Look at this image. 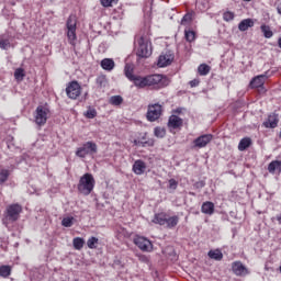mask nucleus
I'll return each mask as SVG.
<instances>
[{"instance_id":"obj_11","label":"nucleus","mask_w":281,"mask_h":281,"mask_svg":"<svg viewBox=\"0 0 281 281\" xmlns=\"http://www.w3.org/2000/svg\"><path fill=\"white\" fill-rule=\"evenodd\" d=\"M269 71H266L263 75H259L251 79L250 87L251 89H265V80L269 78Z\"/></svg>"},{"instance_id":"obj_21","label":"nucleus","mask_w":281,"mask_h":281,"mask_svg":"<svg viewBox=\"0 0 281 281\" xmlns=\"http://www.w3.org/2000/svg\"><path fill=\"white\" fill-rule=\"evenodd\" d=\"M179 225V216L173 215L171 217L166 218L165 221V227H167L168 229H175V226Z\"/></svg>"},{"instance_id":"obj_37","label":"nucleus","mask_w":281,"mask_h":281,"mask_svg":"<svg viewBox=\"0 0 281 281\" xmlns=\"http://www.w3.org/2000/svg\"><path fill=\"white\" fill-rule=\"evenodd\" d=\"M124 102V99L122 98V95H113L110 98V104H112L113 106H120V104H122Z\"/></svg>"},{"instance_id":"obj_46","label":"nucleus","mask_w":281,"mask_h":281,"mask_svg":"<svg viewBox=\"0 0 281 281\" xmlns=\"http://www.w3.org/2000/svg\"><path fill=\"white\" fill-rule=\"evenodd\" d=\"M177 186H178L177 180H175V179H170V180H169V188H170L171 190H177Z\"/></svg>"},{"instance_id":"obj_44","label":"nucleus","mask_w":281,"mask_h":281,"mask_svg":"<svg viewBox=\"0 0 281 281\" xmlns=\"http://www.w3.org/2000/svg\"><path fill=\"white\" fill-rule=\"evenodd\" d=\"M61 225L63 227H71L74 225V217H64Z\"/></svg>"},{"instance_id":"obj_6","label":"nucleus","mask_w":281,"mask_h":281,"mask_svg":"<svg viewBox=\"0 0 281 281\" xmlns=\"http://www.w3.org/2000/svg\"><path fill=\"white\" fill-rule=\"evenodd\" d=\"M76 25L77 21L75 15H70L66 22L67 37L70 45H76Z\"/></svg>"},{"instance_id":"obj_35","label":"nucleus","mask_w":281,"mask_h":281,"mask_svg":"<svg viewBox=\"0 0 281 281\" xmlns=\"http://www.w3.org/2000/svg\"><path fill=\"white\" fill-rule=\"evenodd\" d=\"M10 178V170L8 169H1L0 170V186H3L5 181Z\"/></svg>"},{"instance_id":"obj_41","label":"nucleus","mask_w":281,"mask_h":281,"mask_svg":"<svg viewBox=\"0 0 281 281\" xmlns=\"http://www.w3.org/2000/svg\"><path fill=\"white\" fill-rule=\"evenodd\" d=\"M154 134H155V137L164 138V137H166V128L155 127Z\"/></svg>"},{"instance_id":"obj_52","label":"nucleus","mask_w":281,"mask_h":281,"mask_svg":"<svg viewBox=\"0 0 281 281\" xmlns=\"http://www.w3.org/2000/svg\"><path fill=\"white\" fill-rule=\"evenodd\" d=\"M279 225H281V215L277 217Z\"/></svg>"},{"instance_id":"obj_53","label":"nucleus","mask_w":281,"mask_h":281,"mask_svg":"<svg viewBox=\"0 0 281 281\" xmlns=\"http://www.w3.org/2000/svg\"><path fill=\"white\" fill-rule=\"evenodd\" d=\"M191 196H194V192H190Z\"/></svg>"},{"instance_id":"obj_10","label":"nucleus","mask_w":281,"mask_h":281,"mask_svg":"<svg viewBox=\"0 0 281 281\" xmlns=\"http://www.w3.org/2000/svg\"><path fill=\"white\" fill-rule=\"evenodd\" d=\"M134 245L140 249V251H153V241H150L148 238L144 236H136L134 238Z\"/></svg>"},{"instance_id":"obj_54","label":"nucleus","mask_w":281,"mask_h":281,"mask_svg":"<svg viewBox=\"0 0 281 281\" xmlns=\"http://www.w3.org/2000/svg\"><path fill=\"white\" fill-rule=\"evenodd\" d=\"M143 260H146V257H143Z\"/></svg>"},{"instance_id":"obj_43","label":"nucleus","mask_w":281,"mask_h":281,"mask_svg":"<svg viewBox=\"0 0 281 281\" xmlns=\"http://www.w3.org/2000/svg\"><path fill=\"white\" fill-rule=\"evenodd\" d=\"M196 8L201 10V12H205L210 8L207 1L203 0L201 2H196Z\"/></svg>"},{"instance_id":"obj_23","label":"nucleus","mask_w":281,"mask_h":281,"mask_svg":"<svg viewBox=\"0 0 281 281\" xmlns=\"http://www.w3.org/2000/svg\"><path fill=\"white\" fill-rule=\"evenodd\" d=\"M276 170L281 172V160H272L268 165V172H270V175H276Z\"/></svg>"},{"instance_id":"obj_50","label":"nucleus","mask_w":281,"mask_h":281,"mask_svg":"<svg viewBox=\"0 0 281 281\" xmlns=\"http://www.w3.org/2000/svg\"><path fill=\"white\" fill-rule=\"evenodd\" d=\"M277 12L278 14H281V2L277 5Z\"/></svg>"},{"instance_id":"obj_25","label":"nucleus","mask_w":281,"mask_h":281,"mask_svg":"<svg viewBox=\"0 0 281 281\" xmlns=\"http://www.w3.org/2000/svg\"><path fill=\"white\" fill-rule=\"evenodd\" d=\"M167 217L168 215L166 213H156L153 223H155L156 225L165 226Z\"/></svg>"},{"instance_id":"obj_30","label":"nucleus","mask_w":281,"mask_h":281,"mask_svg":"<svg viewBox=\"0 0 281 281\" xmlns=\"http://www.w3.org/2000/svg\"><path fill=\"white\" fill-rule=\"evenodd\" d=\"M72 247H74V249H76L77 251H80V249H82V247H85V238L75 237V238L72 239Z\"/></svg>"},{"instance_id":"obj_29","label":"nucleus","mask_w":281,"mask_h":281,"mask_svg":"<svg viewBox=\"0 0 281 281\" xmlns=\"http://www.w3.org/2000/svg\"><path fill=\"white\" fill-rule=\"evenodd\" d=\"M95 82L99 89H104L109 85V79H106L105 75H100L99 77H97Z\"/></svg>"},{"instance_id":"obj_13","label":"nucleus","mask_w":281,"mask_h":281,"mask_svg":"<svg viewBox=\"0 0 281 281\" xmlns=\"http://www.w3.org/2000/svg\"><path fill=\"white\" fill-rule=\"evenodd\" d=\"M172 60H175V55L168 52L159 56L157 65L158 67H168V65H172Z\"/></svg>"},{"instance_id":"obj_22","label":"nucleus","mask_w":281,"mask_h":281,"mask_svg":"<svg viewBox=\"0 0 281 281\" xmlns=\"http://www.w3.org/2000/svg\"><path fill=\"white\" fill-rule=\"evenodd\" d=\"M249 27H254V20L251 19H245L238 24L239 32H247Z\"/></svg>"},{"instance_id":"obj_40","label":"nucleus","mask_w":281,"mask_h":281,"mask_svg":"<svg viewBox=\"0 0 281 281\" xmlns=\"http://www.w3.org/2000/svg\"><path fill=\"white\" fill-rule=\"evenodd\" d=\"M15 80H23L25 78V70L23 68H16L14 71Z\"/></svg>"},{"instance_id":"obj_4","label":"nucleus","mask_w":281,"mask_h":281,"mask_svg":"<svg viewBox=\"0 0 281 281\" xmlns=\"http://www.w3.org/2000/svg\"><path fill=\"white\" fill-rule=\"evenodd\" d=\"M49 117V106L38 105L34 112V122L37 126H45L47 119Z\"/></svg>"},{"instance_id":"obj_33","label":"nucleus","mask_w":281,"mask_h":281,"mask_svg":"<svg viewBox=\"0 0 281 281\" xmlns=\"http://www.w3.org/2000/svg\"><path fill=\"white\" fill-rule=\"evenodd\" d=\"M260 30H261L265 38H271L273 36V31H271V26H269L267 24H262L260 26Z\"/></svg>"},{"instance_id":"obj_5","label":"nucleus","mask_w":281,"mask_h":281,"mask_svg":"<svg viewBox=\"0 0 281 281\" xmlns=\"http://www.w3.org/2000/svg\"><path fill=\"white\" fill-rule=\"evenodd\" d=\"M95 153H98V145L89 140L82 144V146H80L79 148H77L76 156L80 159H85L87 155H95Z\"/></svg>"},{"instance_id":"obj_45","label":"nucleus","mask_w":281,"mask_h":281,"mask_svg":"<svg viewBox=\"0 0 281 281\" xmlns=\"http://www.w3.org/2000/svg\"><path fill=\"white\" fill-rule=\"evenodd\" d=\"M234 12H232V11H226V12H224V14H223V19H224V21H227V22H229V21H234Z\"/></svg>"},{"instance_id":"obj_17","label":"nucleus","mask_w":281,"mask_h":281,"mask_svg":"<svg viewBox=\"0 0 281 281\" xmlns=\"http://www.w3.org/2000/svg\"><path fill=\"white\" fill-rule=\"evenodd\" d=\"M133 172L134 175H144L146 172V162L144 160L138 159L133 165Z\"/></svg>"},{"instance_id":"obj_39","label":"nucleus","mask_w":281,"mask_h":281,"mask_svg":"<svg viewBox=\"0 0 281 281\" xmlns=\"http://www.w3.org/2000/svg\"><path fill=\"white\" fill-rule=\"evenodd\" d=\"M88 120H93L94 117L98 116V111L93 108H89L85 114H83Z\"/></svg>"},{"instance_id":"obj_48","label":"nucleus","mask_w":281,"mask_h":281,"mask_svg":"<svg viewBox=\"0 0 281 281\" xmlns=\"http://www.w3.org/2000/svg\"><path fill=\"white\" fill-rule=\"evenodd\" d=\"M190 87L194 88V87H199V85H201V80L199 79H193L189 82Z\"/></svg>"},{"instance_id":"obj_31","label":"nucleus","mask_w":281,"mask_h":281,"mask_svg":"<svg viewBox=\"0 0 281 281\" xmlns=\"http://www.w3.org/2000/svg\"><path fill=\"white\" fill-rule=\"evenodd\" d=\"M184 37L188 43H194L196 41V33L192 30H184Z\"/></svg>"},{"instance_id":"obj_19","label":"nucleus","mask_w":281,"mask_h":281,"mask_svg":"<svg viewBox=\"0 0 281 281\" xmlns=\"http://www.w3.org/2000/svg\"><path fill=\"white\" fill-rule=\"evenodd\" d=\"M278 115L276 114H270L268 116V120L266 122H263V126L266 128H276L278 126Z\"/></svg>"},{"instance_id":"obj_2","label":"nucleus","mask_w":281,"mask_h":281,"mask_svg":"<svg viewBox=\"0 0 281 281\" xmlns=\"http://www.w3.org/2000/svg\"><path fill=\"white\" fill-rule=\"evenodd\" d=\"M94 188H95V178H93V175L85 173L79 179V183L77 186V190L79 194H82L83 196H89V194L93 192Z\"/></svg>"},{"instance_id":"obj_34","label":"nucleus","mask_w":281,"mask_h":281,"mask_svg":"<svg viewBox=\"0 0 281 281\" xmlns=\"http://www.w3.org/2000/svg\"><path fill=\"white\" fill-rule=\"evenodd\" d=\"M211 70H212V68H211L207 64H201V65L198 67V72H199L201 76H207V74H210Z\"/></svg>"},{"instance_id":"obj_12","label":"nucleus","mask_w":281,"mask_h":281,"mask_svg":"<svg viewBox=\"0 0 281 281\" xmlns=\"http://www.w3.org/2000/svg\"><path fill=\"white\" fill-rule=\"evenodd\" d=\"M212 139H214V136L212 134H203L195 138L193 140V144L195 148H205V146H207V144H210Z\"/></svg>"},{"instance_id":"obj_8","label":"nucleus","mask_w":281,"mask_h":281,"mask_svg":"<svg viewBox=\"0 0 281 281\" xmlns=\"http://www.w3.org/2000/svg\"><path fill=\"white\" fill-rule=\"evenodd\" d=\"M147 78V87H156L157 89H161V87H166V77L164 75H149Z\"/></svg>"},{"instance_id":"obj_47","label":"nucleus","mask_w":281,"mask_h":281,"mask_svg":"<svg viewBox=\"0 0 281 281\" xmlns=\"http://www.w3.org/2000/svg\"><path fill=\"white\" fill-rule=\"evenodd\" d=\"M111 3H113V0H101L103 8H111Z\"/></svg>"},{"instance_id":"obj_14","label":"nucleus","mask_w":281,"mask_h":281,"mask_svg":"<svg viewBox=\"0 0 281 281\" xmlns=\"http://www.w3.org/2000/svg\"><path fill=\"white\" fill-rule=\"evenodd\" d=\"M181 126H183V119L179 117L178 115L172 114L171 116H169L168 120V127L169 128H181Z\"/></svg>"},{"instance_id":"obj_16","label":"nucleus","mask_w":281,"mask_h":281,"mask_svg":"<svg viewBox=\"0 0 281 281\" xmlns=\"http://www.w3.org/2000/svg\"><path fill=\"white\" fill-rule=\"evenodd\" d=\"M232 269L235 276H247L248 273L247 268L240 261L233 262Z\"/></svg>"},{"instance_id":"obj_49","label":"nucleus","mask_w":281,"mask_h":281,"mask_svg":"<svg viewBox=\"0 0 281 281\" xmlns=\"http://www.w3.org/2000/svg\"><path fill=\"white\" fill-rule=\"evenodd\" d=\"M148 137L146 136V133L142 136L140 142H148Z\"/></svg>"},{"instance_id":"obj_1","label":"nucleus","mask_w":281,"mask_h":281,"mask_svg":"<svg viewBox=\"0 0 281 281\" xmlns=\"http://www.w3.org/2000/svg\"><path fill=\"white\" fill-rule=\"evenodd\" d=\"M136 47V55L139 58H149L153 55V47L150 46V40L146 35H142L134 41Z\"/></svg>"},{"instance_id":"obj_55","label":"nucleus","mask_w":281,"mask_h":281,"mask_svg":"<svg viewBox=\"0 0 281 281\" xmlns=\"http://www.w3.org/2000/svg\"><path fill=\"white\" fill-rule=\"evenodd\" d=\"M244 1H251V0H244Z\"/></svg>"},{"instance_id":"obj_38","label":"nucleus","mask_w":281,"mask_h":281,"mask_svg":"<svg viewBox=\"0 0 281 281\" xmlns=\"http://www.w3.org/2000/svg\"><path fill=\"white\" fill-rule=\"evenodd\" d=\"M98 243H100V239L98 237H90L87 240V245L89 249H98Z\"/></svg>"},{"instance_id":"obj_3","label":"nucleus","mask_w":281,"mask_h":281,"mask_svg":"<svg viewBox=\"0 0 281 281\" xmlns=\"http://www.w3.org/2000/svg\"><path fill=\"white\" fill-rule=\"evenodd\" d=\"M21 212H23V206L21 204H11L7 206L4 218L2 220L3 225H8V221L10 223H15L18 218L21 216Z\"/></svg>"},{"instance_id":"obj_20","label":"nucleus","mask_w":281,"mask_h":281,"mask_svg":"<svg viewBox=\"0 0 281 281\" xmlns=\"http://www.w3.org/2000/svg\"><path fill=\"white\" fill-rule=\"evenodd\" d=\"M101 67L104 71H113L115 69V61L112 58H104L101 60Z\"/></svg>"},{"instance_id":"obj_42","label":"nucleus","mask_w":281,"mask_h":281,"mask_svg":"<svg viewBox=\"0 0 281 281\" xmlns=\"http://www.w3.org/2000/svg\"><path fill=\"white\" fill-rule=\"evenodd\" d=\"M192 16H194V12L184 14L181 20V25H188V23H191Z\"/></svg>"},{"instance_id":"obj_15","label":"nucleus","mask_w":281,"mask_h":281,"mask_svg":"<svg viewBox=\"0 0 281 281\" xmlns=\"http://www.w3.org/2000/svg\"><path fill=\"white\" fill-rule=\"evenodd\" d=\"M10 47H12V36L8 33L0 35V49L8 50Z\"/></svg>"},{"instance_id":"obj_32","label":"nucleus","mask_w":281,"mask_h":281,"mask_svg":"<svg viewBox=\"0 0 281 281\" xmlns=\"http://www.w3.org/2000/svg\"><path fill=\"white\" fill-rule=\"evenodd\" d=\"M11 274H12V267L0 266V278H10Z\"/></svg>"},{"instance_id":"obj_28","label":"nucleus","mask_w":281,"mask_h":281,"mask_svg":"<svg viewBox=\"0 0 281 281\" xmlns=\"http://www.w3.org/2000/svg\"><path fill=\"white\" fill-rule=\"evenodd\" d=\"M207 256L209 258H211V260H217V261L223 260V252L221 251V249L210 250L207 252Z\"/></svg>"},{"instance_id":"obj_24","label":"nucleus","mask_w":281,"mask_h":281,"mask_svg":"<svg viewBox=\"0 0 281 281\" xmlns=\"http://www.w3.org/2000/svg\"><path fill=\"white\" fill-rule=\"evenodd\" d=\"M201 212L203 214H207L209 216H212L214 214V204L210 201H206L202 204Z\"/></svg>"},{"instance_id":"obj_27","label":"nucleus","mask_w":281,"mask_h":281,"mask_svg":"<svg viewBox=\"0 0 281 281\" xmlns=\"http://www.w3.org/2000/svg\"><path fill=\"white\" fill-rule=\"evenodd\" d=\"M249 146H251V139L249 137H244L240 139L239 144H238V150H240V153L247 150V148H249Z\"/></svg>"},{"instance_id":"obj_7","label":"nucleus","mask_w":281,"mask_h":281,"mask_svg":"<svg viewBox=\"0 0 281 281\" xmlns=\"http://www.w3.org/2000/svg\"><path fill=\"white\" fill-rule=\"evenodd\" d=\"M82 91V87L78 81H71L66 88V94L70 100H77Z\"/></svg>"},{"instance_id":"obj_26","label":"nucleus","mask_w":281,"mask_h":281,"mask_svg":"<svg viewBox=\"0 0 281 281\" xmlns=\"http://www.w3.org/2000/svg\"><path fill=\"white\" fill-rule=\"evenodd\" d=\"M133 144H134V146H142V148H146V146L153 147V146H155V139L149 138L148 140H145V142L134 139Z\"/></svg>"},{"instance_id":"obj_18","label":"nucleus","mask_w":281,"mask_h":281,"mask_svg":"<svg viewBox=\"0 0 281 281\" xmlns=\"http://www.w3.org/2000/svg\"><path fill=\"white\" fill-rule=\"evenodd\" d=\"M131 82H134V86L137 87V89H146L148 87L147 77L142 76H135Z\"/></svg>"},{"instance_id":"obj_51","label":"nucleus","mask_w":281,"mask_h":281,"mask_svg":"<svg viewBox=\"0 0 281 281\" xmlns=\"http://www.w3.org/2000/svg\"><path fill=\"white\" fill-rule=\"evenodd\" d=\"M181 111H183V109L178 108V109H176L173 112H175V113H181Z\"/></svg>"},{"instance_id":"obj_36","label":"nucleus","mask_w":281,"mask_h":281,"mask_svg":"<svg viewBox=\"0 0 281 281\" xmlns=\"http://www.w3.org/2000/svg\"><path fill=\"white\" fill-rule=\"evenodd\" d=\"M124 75L132 81L135 78L133 75V66L131 64H126L124 67Z\"/></svg>"},{"instance_id":"obj_9","label":"nucleus","mask_w":281,"mask_h":281,"mask_svg":"<svg viewBox=\"0 0 281 281\" xmlns=\"http://www.w3.org/2000/svg\"><path fill=\"white\" fill-rule=\"evenodd\" d=\"M162 111L164 110L161 108V104H159V103L148 105L147 120L149 122H155V121L159 120V117H161Z\"/></svg>"}]
</instances>
